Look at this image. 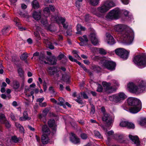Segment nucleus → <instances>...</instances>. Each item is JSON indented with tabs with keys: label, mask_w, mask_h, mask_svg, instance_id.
<instances>
[{
	"label": "nucleus",
	"mask_w": 146,
	"mask_h": 146,
	"mask_svg": "<svg viewBox=\"0 0 146 146\" xmlns=\"http://www.w3.org/2000/svg\"><path fill=\"white\" fill-rule=\"evenodd\" d=\"M114 29L117 31L121 32L122 38L127 44H131L133 40L134 33L129 27L124 25H118L115 26Z\"/></svg>",
	"instance_id": "nucleus-1"
},
{
	"label": "nucleus",
	"mask_w": 146,
	"mask_h": 146,
	"mask_svg": "<svg viewBox=\"0 0 146 146\" xmlns=\"http://www.w3.org/2000/svg\"><path fill=\"white\" fill-rule=\"evenodd\" d=\"M137 85L133 82L129 83L127 85V89L130 92L138 94L142 92L146 86V82L141 79L137 80Z\"/></svg>",
	"instance_id": "nucleus-2"
},
{
	"label": "nucleus",
	"mask_w": 146,
	"mask_h": 146,
	"mask_svg": "<svg viewBox=\"0 0 146 146\" xmlns=\"http://www.w3.org/2000/svg\"><path fill=\"white\" fill-rule=\"evenodd\" d=\"M114 3L111 0H107L98 7L96 10L92 11L93 14L99 17L103 16V14L105 13L111 7L114 6Z\"/></svg>",
	"instance_id": "nucleus-3"
},
{
	"label": "nucleus",
	"mask_w": 146,
	"mask_h": 146,
	"mask_svg": "<svg viewBox=\"0 0 146 146\" xmlns=\"http://www.w3.org/2000/svg\"><path fill=\"white\" fill-rule=\"evenodd\" d=\"M112 84L113 86H111V84L110 83L105 82H102V85L105 91L108 93H111L115 91L119 85L118 82L115 80H113Z\"/></svg>",
	"instance_id": "nucleus-4"
},
{
	"label": "nucleus",
	"mask_w": 146,
	"mask_h": 146,
	"mask_svg": "<svg viewBox=\"0 0 146 146\" xmlns=\"http://www.w3.org/2000/svg\"><path fill=\"white\" fill-rule=\"evenodd\" d=\"M127 98L126 94L123 92H120L109 97V100L115 103H121Z\"/></svg>",
	"instance_id": "nucleus-5"
},
{
	"label": "nucleus",
	"mask_w": 146,
	"mask_h": 146,
	"mask_svg": "<svg viewBox=\"0 0 146 146\" xmlns=\"http://www.w3.org/2000/svg\"><path fill=\"white\" fill-rule=\"evenodd\" d=\"M133 61L138 66L145 67L146 66V55L136 56L134 57Z\"/></svg>",
	"instance_id": "nucleus-6"
},
{
	"label": "nucleus",
	"mask_w": 146,
	"mask_h": 146,
	"mask_svg": "<svg viewBox=\"0 0 146 146\" xmlns=\"http://www.w3.org/2000/svg\"><path fill=\"white\" fill-rule=\"evenodd\" d=\"M121 13V11L119 9L115 8L108 13L106 17V18L108 19H118Z\"/></svg>",
	"instance_id": "nucleus-7"
},
{
	"label": "nucleus",
	"mask_w": 146,
	"mask_h": 146,
	"mask_svg": "<svg viewBox=\"0 0 146 146\" xmlns=\"http://www.w3.org/2000/svg\"><path fill=\"white\" fill-rule=\"evenodd\" d=\"M42 131L44 133L42 136L41 141L42 144H46L49 142V139L47 135H46V134H49L50 133V131L46 125L42 127Z\"/></svg>",
	"instance_id": "nucleus-8"
},
{
	"label": "nucleus",
	"mask_w": 146,
	"mask_h": 146,
	"mask_svg": "<svg viewBox=\"0 0 146 146\" xmlns=\"http://www.w3.org/2000/svg\"><path fill=\"white\" fill-rule=\"evenodd\" d=\"M115 52L116 54L124 60L127 59L128 58L129 52L123 48H117L115 50Z\"/></svg>",
	"instance_id": "nucleus-9"
},
{
	"label": "nucleus",
	"mask_w": 146,
	"mask_h": 146,
	"mask_svg": "<svg viewBox=\"0 0 146 146\" xmlns=\"http://www.w3.org/2000/svg\"><path fill=\"white\" fill-rule=\"evenodd\" d=\"M102 63L105 67L110 70H112L115 69L116 64L112 61L108 60H104L102 61Z\"/></svg>",
	"instance_id": "nucleus-10"
},
{
	"label": "nucleus",
	"mask_w": 146,
	"mask_h": 146,
	"mask_svg": "<svg viewBox=\"0 0 146 146\" xmlns=\"http://www.w3.org/2000/svg\"><path fill=\"white\" fill-rule=\"evenodd\" d=\"M51 20L52 21H56L58 23L61 22L63 25V27L65 28H66L68 26V25L67 23H64L65 21V19L61 17L57 16L56 17H52Z\"/></svg>",
	"instance_id": "nucleus-11"
},
{
	"label": "nucleus",
	"mask_w": 146,
	"mask_h": 146,
	"mask_svg": "<svg viewBox=\"0 0 146 146\" xmlns=\"http://www.w3.org/2000/svg\"><path fill=\"white\" fill-rule=\"evenodd\" d=\"M102 119L103 121H105L109 125H111L113 121V119L112 118L111 116L107 113L104 114Z\"/></svg>",
	"instance_id": "nucleus-12"
},
{
	"label": "nucleus",
	"mask_w": 146,
	"mask_h": 146,
	"mask_svg": "<svg viewBox=\"0 0 146 146\" xmlns=\"http://www.w3.org/2000/svg\"><path fill=\"white\" fill-rule=\"evenodd\" d=\"M128 104L130 106L135 105V104L138 105L141 103L140 101L138 99L135 98L129 97L127 99Z\"/></svg>",
	"instance_id": "nucleus-13"
},
{
	"label": "nucleus",
	"mask_w": 146,
	"mask_h": 146,
	"mask_svg": "<svg viewBox=\"0 0 146 146\" xmlns=\"http://www.w3.org/2000/svg\"><path fill=\"white\" fill-rule=\"evenodd\" d=\"M141 108V103L138 105L132 106L129 108V111L132 113H135L139 111Z\"/></svg>",
	"instance_id": "nucleus-14"
},
{
	"label": "nucleus",
	"mask_w": 146,
	"mask_h": 146,
	"mask_svg": "<svg viewBox=\"0 0 146 146\" xmlns=\"http://www.w3.org/2000/svg\"><path fill=\"white\" fill-rule=\"evenodd\" d=\"M48 71L51 75L56 74L57 77L59 76V75L61 73V72L60 70H58L57 68L54 67H49L48 69Z\"/></svg>",
	"instance_id": "nucleus-15"
},
{
	"label": "nucleus",
	"mask_w": 146,
	"mask_h": 146,
	"mask_svg": "<svg viewBox=\"0 0 146 146\" xmlns=\"http://www.w3.org/2000/svg\"><path fill=\"white\" fill-rule=\"evenodd\" d=\"M129 136L130 139L132 141V143L134 144L135 146H140V141L137 136H133L131 135H129Z\"/></svg>",
	"instance_id": "nucleus-16"
},
{
	"label": "nucleus",
	"mask_w": 146,
	"mask_h": 146,
	"mask_svg": "<svg viewBox=\"0 0 146 146\" xmlns=\"http://www.w3.org/2000/svg\"><path fill=\"white\" fill-rule=\"evenodd\" d=\"M106 41L110 45H112L115 43L113 37L109 33L106 34Z\"/></svg>",
	"instance_id": "nucleus-17"
},
{
	"label": "nucleus",
	"mask_w": 146,
	"mask_h": 146,
	"mask_svg": "<svg viewBox=\"0 0 146 146\" xmlns=\"http://www.w3.org/2000/svg\"><path fill=\"white\" fill-rule=\"evenodd\" d=\"M89 37L92 43L94 45H96L98 44V40L95 33L91 34L89 36Z\"/></svg>",
	"instance_id": "nucleus-18"
},
{
	"label": "nucleus",
	"mask_w": 146,
	"mask_h": 146,
	"mask_svg": "<svg viewBox=\"0 0 146 146\" xmlns=\"http://www.w3.org/2000/svg\"><path fill=\"white\" fill-rule=\"evenodd\" d=\"M70 141L74 143L77 144L80 142L79 139L73 133H70Z\"/></svg>",
	"instance_id": "nucleus-19"
},
{
	"label": "nucleus",
	"mask_w": 146,
	"mask_h": 146,
	"mask_svg": "<svg viewBox=\"0 0 146 146\" xmlns=\"http://www.w3.org/2000/svg\"><path fill=\"white\" fill-rule=\"evenodd\" d=\"M48 124L50 127H52L53 131L56 130V125L55 123V121L54 119L50 120L48 122Z\"/></svg>",
	"instance_id": "nucleus-20"
},
{
	"label": "nucleus",
	"mask_w": 146,
	"mask_h": 146,
	"mask_svg": "<svg viewBox=\"0 0 146 146\" xmlns=\"http://www.w3.org/2000/svg\"><path fill=\"white\" fill-rule=\"evenodd\" d=\"M34 19L36 20H39L41 17V12L40 11H34L33 14Z\"/></svg>",
	"instance_id": "nucleus-21"
},
{
	"label": "nucleus",
	"mask_w": 146,
	"mask_h": 146,
	"mask_svg": "<svg viewBox=\"0 0 146 146\" xmlns=\"http://www.w3.org/2000/svg\"><path fill=\"white\" fill-rule=\"evenodd\" d=\"M31 119V118L28 116V113L26 111H25L23 113V116L19 118V120L21 121L28 120Z\"/></svg>",
	"instance_id": "nucleus-22"
},
{
	"label": "nucleus",
	"mask_w": 146,
	"mask_h": 146,
	"mask_svg": "<svg viewBox=\"0 0 146 146\" xmlns=\"http://www.w3.org/2000/svg\"><path fill=\"white\" fill-rule=\"evenodd\" d=\"M46 60L49 61L51 64L54 65L56 64V60L54 56H51L46 58Z\"/></svg>",
	"instance_id": "nucleus-23"
},
{
	"label": "nucleus",
	"mask_w": 146,
	"mask_h": 146,
	"mask_svg": "<svg viewBox=\"0 0 146 146\" xmlns=\"http://www.w3.org/2000/svg\"><path fill=\"white\" fill-rule=\"evenodd\" d=\"M62 73H60L62 74V80L64 82H68L69 80V75L68 74L65 73L63 74V73L61 72Z\"/></svg>",
	"instance_id": "nucleus-24"
},
{
	"label": "nucleus",
	"mask_w": 146,
	"mask_h": 146,
	"mask_svg": "<svg viewBox=\"0 0 146 146\" xmlns=\"http://www.w3.org/2000/svg\"><path fill=\"white\" fill-rule=\"evenodd\" d=\"M114 136L116 138L120 143H123V142L124 136L121 134H118L115 135Z\"/></svg>",
	"instance_id": "nucleus-25"
},
{
	"label": "nucleus",
	"mask_w": 146,
	"mask_h": 146,
	"mask_svg": "<svg viewBox=\"0 0 146 146\" xmlns=\"http://www.w3.org/2000/svg\"><path fill=\"white\" fill-rule=\"evenodd\" d=\"M100 0H88L89 4L93 6H97L100 3Z\"/></svg>",
	"instance_id": "nucleus-26"
},
{
	"label": "nucleus",
	"mask_w": 146,
	"mask_h": 146,
	"mask_svg": "<svg viewBox=\"0 0 146 146\" xmlns=\"http://www.w3.org/2000/svg\"><path fill=\"white\" fill-rule=\"evenodd\" d=\"M76 29L77 31V32H76L77 34H80L81 33V31H84L85 30V27H82L79 24L77 25Z\"/></svg>",
	"instance_id": "nucleus-27"
},
{
	"label": "nucleus",
	"mask_w": 146,
	"mask_h": 146,
	"mask_svg": "<svg viewBox=\"0 0 146 146\" xmlns=\"http://www.w3.org/2000/svg\"><path fill=\"white\" fill-rule=\"evenodd\" d=\"M11 140L15 143H20L22 141L21 139L17 138L16 136H13L11 137Z\"/></svg>",
	"instance_id": "nucleus-28"
},
{
	"label": "nucleus",
	"mask_w": 146,
	"mask_h": 146,
	"mask_svg": "<svg viewBox=\"0 0 146 146\" xmlns=\"http://www.w3.org/2000/svg\"><path fill=\"white\" fill-rule=\"evenodd\" d=\"M138 123L141 126H144L146 127V118H141L140 120L139 121Z\"/></svg>",
	"instance_id": "nucleus-29"
},
{
	"label": "nucleus",
	"mask_w": 146,
	"mask_h": 146,
	"mask_svg": "<svg viewBox=\"0 0 146 146\" xmlns=\"http://www.w3.org/2000/svg\"><path fill=\"white\" fill-rule=\"evenodd\" d=\"M44 42L48 46V48L51 49H54V47L50 42L48 41L47 40H44Z\"/></svg>",
	"instance_id": "nucleus-30"
},
{
	"label": "nucleus",
	"mask_w": 146,
	"mask_h": 146,
	"mask_svg": "<svg viewBox=\"0 0 146 146\" xmlns=\"http://www.w3.org/2000/svg\"><path fill=\"white\" fill-rule=\"evenodd\" d=\"M32 5L33 7L35 9H38L39 7V3L36 0H34L33 1Z\"/></svg>",
	"instance_id": "nucleus-31"
},
{
	"label": "nucleus",
	"mask_w": 146,
	"mask_h": 146,
	"mask_svg": "<svg viewBox=\"0 0 146 146\" xmlns=\"http://www.w3.org/2000/svg\"><path fill=\"white\" fill-rule=\"evenodd\" d=\"M104 130L106 131L105 134L106 135L108 138V141L109 140V137L112 136V135H113L114 132L112 130L107 132L106 130L105 129Z\"/></svg>",
	"instance_id": "nucleus-32"
},
{
	"label": "nucleus",
	"mask_w": 146,
	"mask_h": 146,
	"mask_svg": "<svg viewBox=\"0 0 146 146\" xmlns=\"http://www.w3.org/2000/svg\"><path fill=\"white\" fill-rule=\"evenodd\" d=\"M128 121L125 120H122L119 123L120 126L122 127H127Z\"/></svg>",
	"instance_id": "nucleus-33"
},
{
	"label": "nucleus",
	"mask_w": 146,
	"mask_h": 146,
	"mask_svg": "<svg viewBox=\"0 0 146 146\" xmlns=\"http://www.w3.org/2000/svg\"><path fill=\"white\" fill-rule=\"evenodd\" d=\"M41 23L47 29H49L48 24L46 19H42L41 21Z\"/></svg>",
	"instance_id": "nucleus-34"
},
{
	"label": "nucleus",
	"mask_w": 146,
	"mask_h": 146,
	"mask_svg": "<svg viewBox=\"0 0 146 146\" xmlns=\"http://www.w3.org/2000/svg\"><path fill=\"white\" fill-rule=\"evenodd\" d=\"M1 123L5 124V126L7 128H10L11 127L10 123L6 119H4L3 121H2Z\"/></svg>",
	"instance_id": "nucleus-35"
},
{
	"label": "nucleus",
	"mask_w": 146,
	"mask_h": 146,
	"mask_svg": "<svg viewBox=\"0 0 146 146\" xmlns=\"http://www.w3.org/2000/svg\"><path fill=\"white\" fill-rule=\"evenodd\" d=\"M44 15L47 17L50 15V9L48 7H46L44 9Z\"/></svg>",
	"instance_id": "nucleus-36"
},
{
	"label": "nucleus",
	"mask_w": 146,
	"mask_h": 146,
	"mask_svg": "<svg viewBox=\"0 0 146 146\" xmlns=\"http://www.w3.org/2000/svg\"><path fill=\"white\" fill-rule=\"evenodd\" d=\"M15 125L17 127L19 128L21 131V132H24V128L19 123H15Z\"/></svg>",
	"instance_id": "nucleus-37"
},
{
	"label": "nucleus",
	"mask_w": 146,
	"mask_h": 146,
	"mask_svg": "<svg viewBox=\"0 0 146 146\" xmlns=\"http://www.w3.org/2000/svg\"><path fill=\"white\" fill-rule=\"evenodd\" d=\"M19 87V84L18 82L15 80L13 81V87L15 89H17Z\"/></svg>",
	"instance_id": "nucleus-38"
},
{
	"label": "nucleus",
	"mask_w": 146,
	"mask_h": 146,
	"mask_svg": "<svg viewBox=\"0 0 146 146\" xmlns=\"http://www.w3.org/2000/svg\"><path fill=\"white\" fill-rule=\"evenodd\" d=\"M79 39L81 42H86L88 41V40L86 37V36L85 35H84L82 37H79Z\"/></svg>",
	"instance_id": "nucleus-39"
},
{
	"label": "nucleus",
	"mask_w": 146,
	"mask_h": 146,
	"mask_svg": "<svg viewBox=\"0 0 146 146\" xmlns=\"http://www.w3.org/2000/svg\"><path fill=\"white\" fill-rule=\"evenodd\" d=\"M28 57V56L27 55V54L26 53H23L20 56L21 59L23 60H25Z\"/></svg>",
	"instance_id": "nucleus-40"
},
{
	"label": "nucleus",
	"mask_w": 146,
	"mask_h": 146,
	"mask_svg": "<svg viewBox=\"0 0 146 146\" xmlns=\"http://www.w3.org/2000/svg\"><path fill=\"white\" fill-rule=\"evenodd\" d=\"M45 59L43 55L40 56L39 58V60L40 63L42 64L44 63L45 64H47V62L45 61Z\"/></svg>",
	"instance_id": "nucleus-41"
},
{
	"label": "nucleus",
	"mask_w": 146,
	"mask_h": 146,
	"mask_svg": "<svg viewBox=\"0 0 146 146\" xmlns=\"http://www.w3.org/2000/svg\"><path fill=\"white\" fill-rule=\"evenodd\" d=\"M59 102L58 103V104L62 106L64 104L65 101L62 98H60L59 99Z\"/></svg>",
	"instance_id": "nucleus-42"
},
{
	"label": "nucleus",
	"mask_w": 146,
	"mask_h": 146,
	"mask_svg": "<svg viewBox=\"0 0 146 146\" xmlns=\"http://www.w3.org/2000/svg\"><path fill=\"white\" fill-rule=\"evenodd\" d=\"M18 72L20 76L23 77L24 72L22 69L19 68L18 70Z\"/></svg>",
	"instance_id": "nucleus-43"
},
{
	"label": "nucleus",
	"mask_w": 146,
	"mask_h": 146,
	"mask_svg": "<svg viewBox=\"0 0 146 146\" xmlns=\"http://www.w3.org/2000/svg\"><path fill=\"white\" fill-rule=\"evenodd\" d=\"M5 115L3 114L0 113V122L1 123L2 121H3L4 119H6Z\"/></svg>",
	"instance_id": "nucleus-44"
},
{
	"label": "nucleus",
	"mask_w": 146,
	"mask_h": 146,
	"mask_svg": "<svg viewBox=\"0 0 146 146\" xmlns=\"http://www.w3.org/2000/svg\"><path fill=\"white\" fill-rule=\"evenodd\" d=\"M72 53L74 54V56L78 59H80V57L78 54V52L75 50H74L72 51Z\"/></svg>",
	"instance_id": "nucleus-45"
},
{
	"label": "nucleus",
	"mask_w": 146,
	"mask_h": 146,
	"mask_svg": "<svg viewBox=\"0 0 146 146\" xmlns=\"http://www.w3.org/2000/svg\"><path fill=\"white\" fill-rule=\"evenodd\" d=\"M94 134L95 136L97 137L100 138H102V136L100 134L98 131H94Z\"/></svg>",
	"instance_id": "nucleus-46"
},
{
	"label": "nucleus",
	"mask_w": 146,
	"mask_h": 146,
	"mask_svg": "<svg viewBox=\"0 0 146 146\" xmlns=\"http://www.w3.org/2000/svg\"><path fill=\"white\" fill-rule=\"evenodd\" d=\"M127 127L129 128L134 129L135 128V125L133 123L128 122Z\"/></svg>",
	"instance_id": "nucleus-47"
},
{
	"label": "nucleus",
	"mask_w": 146,
	"mask_h": 146,
	"mask_svg": "<svg viewBox=\"0 0 146 146\" xmlns=\"http://www.w3.org/2000/svg\"><path fill=\"white\" fill-rule=\"evenodd\" d=\"M99 52L101 54H106V50L102 48H100L98 49V50Z\"/></svg>",
	"instance_id": "nucleus-48"
},
{
	"label": "nucleus",
	"mask_w": 146,
	"mask_h": 146,
	"mask_svg": "<svg viewBox=\"0 0 146 146\" xmlns=\"http://www.w3.org/2000/svg\"><path fill=\"white\" fill-rule=\"evenodd\" d=\"M103 90V88L102 86L101 85L98 84V87L97 91L99 92H102Z\"/></svg>",
	"instance_id": "nucleus-49"
},
{
	"label": "nucleus",
	"mask_w": 146,
	"mask_h": 146,
	"mask_svg": "<svg viewBox=\"0 0 146 146\" xmlns=\"http://www.w3.org/2000/svg\"><path fill=\"white\" fill-rule=\"evenodd\" d=\"M81 95L83 96L84 98L85 99H88V96H87L86 94L84 92H81Z\"/></svg>",
	"instance_id": "nucleus-50"
},
{
	"label": "nucleus",
	"mask_w": 146,
	"mask_h": 146,
	"mask_svg": "<svg viewBox=\"0 0 146 146\" xmlns=\"http://www.w3.org/2000/svg\"><path fill=\"white\" fill-rule=\"evenodd\" d=\"M14 22L15 23V25L16 26H18V25H19L20 22L19 21V19L17 18H15L14 19Z\"/></svg>",
	"instance_id": "nucleus-51"
},
{
	"label": "nucleus",
	"mask_w": 146,
	"mask_h": 146,
	"mask_svg": "<svg viewBox=\"0 0 146 146\" xmlns=\"http://www.w3.org/2000/svg\"><path fill=\"white\" fill-rule=\"evenodd\" d=\"M17 26L18 27V29L19 30L21 31H23L24 30H26L25 28L23 27L20 26V24H19V25Z\"/></svg>",
	"instance_id": "nucleus-52"
},
{
	"label": "nucleus",
	"mask_w": 146,
	"mask_h": 146,
	"mask_svg": "<svg viewBox=\"0 0 146 146\" xmlns=\"http://www.w3.org/2000/svg\"><path fill=\"white\" fill-rule=\"evenodd\" d=\"M81 137L82 139H86L87 138L88 136L85 133H82L81 135Z\"/></svg>",
	"instance_id": "nucleus-53"
},
{
	"label": "nucleus",
	"mask_w": 146,
	"mask_h": 146,
	"mask_svg": "<svg viewBox=\"0 0 146 146\" xmlns=\"http://www.w3.org/2000/svg\"><path fill=\"white\" fill-rule=\"evenodd\" d=\"M82 0H76V1L75 3L76 4V6L77 7H79L80 5L79 3L82 2Z\"/></svg>",
	"instance_id": "nucleus-54"
},
{
	"label": "nucleus",
	"mask_w": 146,
	"mask_h": 146,
	"mask_svg": "<svg viewBox=\"0 0 146 146\" xmlns=\"http://www.w3.org/2000/svg\"><path fill=\"white\" fill-rule=\"evenodd\" d=\"M49 90L50 93L52 94L53 95H54V92L52 87H49Z\"/></svg>",
	"instance_id": "nucleus-55"
},
{
	"label": "nucleus",
	"mask_w": 146,
	"mask_h": 146,
	"mask_svg": "<svg viewBox=\"0 0 146 146\" xmlns=\"http://www.w3.org/2000/svg\"><path fill=\"white\" fill-rule=\"evenodd\" d=\"M122 3L125 5L128 4L129 3V0H121Z\"/></svg>",
	"instance_id": "nucleus-56"
},
{
	"label": "nucleus",
	"mask_w": 146,
	"mask_h": 146,
	"mask_svg": "<svg viewBox=\"0 0 146 146\" xmlns=\"http://www.w3.org/2000/svg\"><path fill=\"white\" fill-rule=\"evenodd\" d=\"M34 34L35 35V36L37 37L38 39H39L40 37H39V33L38 32H34Z\"/></svg>",
	"instance_id": "nucleus-57"
},
{
	"label": "nucleus",
	"mask_w": 146,
	"mask_h": 146,
	"mask_svg": "<svg viewBox=\"0 0 146 146\" xmlns=\"http://www.w3.org/2000/svg\"><path fill=\"white\" fill-rule=\"evenodd\" d=\"M10 117L11 119L14 121H15L16 120L15 115L13 113H11V114Z\"/></svg>",
	"instance_id": "nucleus-58"
},
{
	"label": "nucleus",
	"mask_w": 146,
	"mask_h": 146,
	"mask_svg": "<svg viewBox=\"0 0 146 146\" xmlns=\"http://www.w3.org/2000/svg\"><path fill=\"white\" fill-rule=\"evenodd\" d=\"M43 86L44 88V91H45L46 90H47V87L46 86V84L45 82H44L43 84Z\"/></svg>",
	"instance_id": "nucleus-59"
},
{
	"label": "nucleus",
	"mask_w": 146,
	"mask_h": 146,
	"mask_svg": "<svg viewBox=\"0 0 146 146\" xmlns=\"http://www.w3.org/2000/svg\"><path fill=\"white\" fill-rule=\"evenodd\" d=\"M44 100V98L43 97H42L41 98H38L36 100L37 102H38L39 103H41Z\"/></svg>",
	"instance_id": "nucleus-60"
},
{
	"label": "nucleus",
	"mask_w": 146,
	"mask_h": 146,
	"mask_svg": "<svg viewBox=\"0 0 146 146\" xmlns=\"http://www.w3.org/2000/svg\"><path fill=\"white\" fill-rule=\"evenodd\" d=\"M66 35H71V30L70 29H68L66 32Z\"/></svg>",
	"instance_id": "nucleus-61"
},
{
	"label": "nucleus",
	"mask_w": 146,
	"mask_h": 146,
	"mask_svg": "<svg viewBox=\"0 0 146 146\" xmlns=\"http://www.w3.org/2000/svg\"><path fill=\"white\" fill-rule=\"evenodd\" d=\"M39 106L42 107H45L46 106V104L45 102H44L42 103H41L39 104Z\"/></svg>",
	"instance_id": "nucleus-62"
},
{
	"label": "nucleus",
	"mask_w": 146,
	"mask_h": 146,
	"mask_svg": "<svg viewBox=\"0 0 146 146\" xmlns=\"http://www.w3.org/2000/svg\"><path fill=\"white\" fill-rule=\"evenodd\" d=\"M49 7L51 11H54L55 10L54 7L52 5H49Z\"/></svg>",
	"instance_id": "nucleus-63"
},
{
	"label": "nucleus",
	"mask_w": 146,
	"mask_h": 146,
	"mask_svg": "<svg viewBox=\"0 0 146 146\" xmlns=\"http://www.w3.org/2000/svg\"><path fill=\"white\" fill-rule=\"evenodd\" d=\"M129 12L126 10H124V14L126 16H128L129 14Z\"/></svg>",
	"instance_id": "nucleus-64"
}]
</instances>
